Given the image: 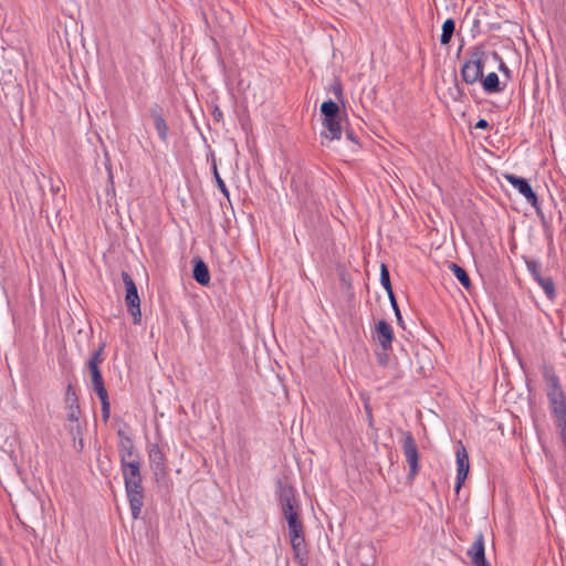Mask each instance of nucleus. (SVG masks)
Here are the masks:
<instances>
[{
    "label": "nucleus",
    "instance_id": "obj_1",
    "mask_svg": "<svg viewBox=\"0 0 566 566\" xmlns=\"http://www.w3.org/2000/svg\"><path fill=\"white\" fill-rule=\"evenodd\" d=\"M539 370L545 382L551 415L563 441L566 443V392L555 367L551 363H542Z\"/></svg>",
    "mask_w": 566,
    "mask_h": 566
},
{
    "label": "nucleus",
    "instance_id": "obj_2",
    "mask_svg": "<svg viewBox=\"0 0 566 566\" xmlns=\"http://www.w3.org/2000/svg\"><path fill=\"white\" fill-rule=\"evenodd\" d=\"M140 467V460H129L128 463L120 464L132 516L135 520L140 515L145 497Z\"/></svg>",
    "mask_w": 566,
    "mask_h": 566
},
{
    "label": "nucleus",
    "instance_id": "obj_3",
    "mask_svg": "<svg viewBox=\"0 0 566 566\" xmlns=\"http://www.w3.org/2000/svg\"><path fill=\"white\" fill-rule=\"evenodd\" d=\"M483 55V51L475 50L462 65L461 76L467 84H474L482 78L484 69Z\"/></svg>",
    "mask_w": 566,
    "mask_h": 566
},
{
    "label": "nucleus",
    "instance_id": "obj_4",
    "mask_svg": "<svg viewBox=\"0 0 566 566\" xmlns=\"http://www.w3.org/2000/svg\"><path fill=\"white\" fill-rule=\"evenodd\" d=\"M122 277L126 287L125 302L127 304L128 312L134 318V324H139L142 321V312L137 286L128 273L123 272Z\"/></svg>",
    "mask_w": 566,
    "mask_h": 566
},
{
    "label": "nucleus",
    "instance_id": "obj_5",
    "mask_svg": "<svg viewBox=\"0 0 566 566\" xmlns=\"http://www.w3.org/2000/svg\"><path fill=\"white\" fill-rule=\"evenodd\" d=\"M402 440H401V448L403 455L406 457V461L409 464V479H413L416 474L418 473V460H419V452L418 447L415 441L413 436L410 431H401Z\"/></svg>",
    "mask_w": 566,
    "mask_h": 566
},
{
    "label": "nucleus",
    "instance_id": "obj_6",
    "mask_svg": "<svg viewBox=\"0 0 566 566\" xmlns=\"http://www.w3.org/2000/svg\"><path fill=\"white\" fill-rule=\"evenodd\" d=\"M505 180H507L518 192L526 199V201L535 208L536 212L541 213V208L537 199V195L534 192L530 182L523 178L513 174H503Z\"/></svg>",
    "mask_w": 566,
    "mask_h": 566
},
{
    "label": "nucleus",
    "instance_id": "obj_7",
    "mask_svg": "<svg viewBox=\"0 0 566 566\" xmlns=\"http://www.w3.org/2000/svg\"><path fill=\"white\" fill-rule=\"evenodd\" d=\"M280 502L282 506V512L287 522L292 520H297L298 517V506L296 504V500L294 496V491L292 486L281 485L280 486Z\"/></svg>",
    "mask_w": 566,
    "mask_h": 566
},
{
    "label": "nucleus",
    "instance_id": "obj_8",
    "mask_svg": "<svg viewBox=\"0 0 566 566\" xmlns=\"http://www.w3.org/2000/svg\"><path fill=\"white\" fill-rule=\"evenodd\" d=\"M457 457V481L454 491L455 493H459L465 479L468 478L469 470H470V463H469V455L467 452L465 447L461 441H459V446L455 451Z\"/></svg>",
    "mask_w": 566,
    "mask_h": 566
},
{
    "label": "nucleus",
    "instance_id": "obj_9",
    "mask_svg": "<svg viewBox=\"0 0 566 566\" xmlns=\"http://www.w3.org/2000/svg\"><path fill=\"white\" fill-rule=\"evenodd\" d=\"M394 337V329L391 325L387 323L385 319H380L375 325L373 338L375 342L379 344L384 352H388L391 349Z\"/></svg>",
    "mask_w": 566,
    "mask_h": 566
},
{
    "label": "nucleus",
    "instance_id": "obj_10",
    "mask_svg": "<svg viewBox=\"0 0 566 566\" xmlns=\"http://www.w3.org/2000/svg\"><path fill=\"white\" fill-rule=\"evenodd\" d=\"M117 434L119 437L117 447L120 464L128 463L129 460H140L132 438L126 436L123 430H118Z\"/></svg>",
    "mask_w": 566,
    "mask_h": 566
},
{
    "label": "nucleus",
    "instance_id": "obj_11",
    "mask_svg": "<svg viewBox=\"0 0 566 566\" xmlns=\"http://www.w3.org/2000/svg\"><path fill=\"white\" fill-rule=\"evenodd\" d=\"M467 553L473 566H491L485 558L484 536L481 532L475 535L474 542Z\"/></svg>",
    "mask_w": 566,
    "mask_h": 566
},
{
    "label": "nucleus",
    "instance_id": "obj_12",
    "mask_svg": "<svg viewBox=\"0 0 566 566\" xmlns=\"http://www.w3.org/2000/svg\"><path fill=\"white\" fill-rule=\"evenodd\" d=\"M149 115L154 120L155 129L157 130L158 137L163 143L168 140V126L163 116V109L158 104L153 105L149 108Z\"/></svg>",
    "mask_w": 566,
    "mask_h": 566
},
{
    "label": "nucleus",
    "instance_id": "obj_13",
    "mask_svg": "<svg viewBox=\"0 0 566 566\" xmlns=\"http://www.w3.org/2000/svg\"><path fill=\"white\" fill-rule=\"evenodd\" d=\"M148 458L151 470L156 475L165 474V454L157 443L149 446Z\"/></svg>",
    "mask_w": 566,
    "mask_h": 566
},
{
    "label": "nucleus",
    "instance_id": "obj_14",
    "mask_svg": "<svg viewBox=\"0 0 566 566\" xmlns=\"http://www.w3.org/2000/svg\"><path fill=\"white\" fill-rule=\"evenodd\" d=\"M323 126L327 129V132L322 133V138L327 140L340 139L342 137V127H340V116L339 117H324Z\"/></svg>",
    "mask_w": 566,
    "mask_h": 566
},
{
    "label": "nucleus",
    "instance_id": "obj_15",
    "mask_svg": "<svg viewBox=\"0 0 566 566\" xmlns=\"http://www.w3.org/2000/svg\"><path fill=\"white\" fill-rule=\"evenodd\" d=\"M80 416H81V409L80 406H71L66 407V417L67 420L71 422L69 426V432L75 440L77 437L82 436V428L80 424Z\"/></svg>",
    "mask_w": 566,
    "mask_h": 566
},
{
    "label": "nucleus",
    "instance_id": "obj_16",
    "mask_svg": "<svg viewBox=\"0 0 566 566\" xmlns=\"http://www.w3.org/2000/svg\"><path fill=\"white\" fill-rule=\"evenodd\" d=\"M290 543L293 549L294 559L298 563L300 566H307L308 553L306 549L304 536L290 538Z\"/></svg>",
    "mask_w": 566,
    "mask_h": 566
},
{
    "label": "nucleus",
    "instance_id": "obj_17",
    "mask_svg": "<svg viewBox=\"0 0 566 566\" xmlns=\"http://www.w3.org/2000/svg\"><path fill=\"white\" fill-rule=\"evenodd\" d=\"M192 277L202 286H207L210 283L208 265L201 258L193 259Z\"/></svg>",
    "mask_w": 566,
    "mask_h": 566
},
{
    "label": "nucleus",
    "instance_id": "obj_18",
    "mask_svg": "<svg viewBox=\"0 0 566 566\" xmlns=\"http://www.w3.org/2000/svg\"><path fill=\"white\" fill-rule=\"evenodd\" d=\"M91 375V382L94 391L97 396H104L107 394L103 376L101 374L99 367L88 368Z\"/></svg>",
    "mask_w": 566,
    "mask_h": 566
},
{
    "label": "nucleus",
    "instance_id": "obj_19",
    "mask_svg": "<svg viewBox=\"0 0 566 566\" xmlns=\"http://www.w3.org/2000/svg\"><path fill=\"white\" fill-rule=\"evenodd\" d=\"M482 87L484 92L488 94H494L503 91V87L500 86L499 75L495 72L489 73L482 80Z\"/></svg>",
    "mask_w": 566,
    "mask_h": 566
},
{
    "label": "nucleus",
    "instance_id": "obj_20",
    "mask_svg": "<svg viewBox=\"0 0 566 566\" xmlns=\"http://www.w3.org/2000/svg\"><path fill=\"white\" fill-rule=\"evenodd\" d=\"M449 269L454 274V276L459 280V282L463 285V287L465 290L471 289V285H472L471 280L469 277V274L462 266L458 265L457 263L451 262L449 264Z\"/></svg>",
    "mask_w": 566,
    "mask_h": 566
},
{
    "label": "nucleus",
    "instance_id": "obj_21",
    "mask_svg": "<svg viewBox=\"0 0 566 566\" xmlns=\"http://www.w3.org/2000/svg\"><path fill=\"white\" fill-rule=\"evenodd\" d=\"M535 282L543 289L544 293L551 301L556 297L555 283L551 276H538Z\"/></svg>",
    "mask_w": 566,
    "mask_h": 566
},
{
    "label": "nucleus",
    "instance_id": "obj_22",
    "mask_svg": "<svg viewBox=\"0 0 566 566\" xmlns=\"http://www.w3.org/2000/svg\"><path fill=\"white\" fill-rule=\"evenodd\" d=\"M455 30V22L453 19L449 18L447 19L442 24V32L440 35V43L442 45H447L450 43L452 35Z\"/></svg>",
    "mask_w": 566,
    "mask_h": 566
},
{
    "label": "nucleus",
    "instance_id": "obj_23",
    "mask_svg": "<svg viewBox=\"0 0 566 566\" xmlns=\"http://www.w3.org/2000/svg\"><path fill=\"white\" fill-rule=\"evenodd\" d=\"M321 113L323 117H339L340 109L336 102L328 99L322 103Z\"/></svg>",
    "mask_w": 566,
    "mask_h": 566
},
{
    "label": "nucleus",
    "instance_id": "obj_24",
    "mask_svg": "<svg viewBox=\"0 0 566 566\" xmlns=\"http://www.w3.org/2000/svg\"><path fill=\"white\" fill-rule=\"evenodd\" d=\"M104 349L105 343H101L98 348L91 354L90 359L87 360V368L99 367V364L104 360Z\"/></svg>",
    "mask_w": 566,
    "mask_h": 566
},
{
    "label": "nucleus",
    "instance_id": "obj_25",
    "mask_svg": "<svg viewBox=\"0 0 566 566\" xmlns=\"http://www.w3.org/2000/svg\"><path fill=\"white\" fill-rule=\"evenodd\" d=\"M380 283L384 286V289L386 290L388 297L395 295V293L392 291V285L390 282L389 271H388L386 264H384V263L380 265Z\"/></svg>",
    "mask_w": 566,
    "mask_h": 566
},
{
    "label": "nucleus",
    "instance_id": "obj_26",
    "mask_svg": "<svg viewBox=\"0 0 566 566\" xmlns=\"http://www.w3.org/2000/svg\"><path fill=\"white\" fill-rule=\"evenodd\" d=\"M289 525V537L290 538H296V537H303V523L300 518L292 520L287 522Z\"/></svg>",
    "mask_w": 566,
    "mask_h": 566
},
{
    "label": "nucleus",
    "instance_id": "obj_27",
    "mask_svg": "<svg viewBox=\"0 0 566 566\" xmlns=\"http://www.w3.org/2000/svg\"><path fill=\"white\" fill-rule=\"evenodd\" d=\"M526 268L527 271L533 276L534 281L538 279V276H542L541 274V262L535 259L526 260Z\"/></svg>",
    "mask_w": 566,
    "mask_h": 566
},
{
    "label": "nucleus",
    "instance_id": "obj_28",
    "mask_svg": "<svg viewBox=\"0 0 566 566\" xmlns=\"http://www.w3.org/2000/svg\"><path fill=\"white\" fill-rule=\"evenodd\" d=\"M213 176H214L218 189L228 199V201H230V192H229L223 179L220 177L216 164L213 165Z\"/></svg>",
    "mask_w": 566,
    "mask_h": 566
},
{
    "label": "nucleus",
    "instance_id": "obj_29",
    "mask_svg": "<svg viewBox=\"0 0 566 566\" xmlns=\"http://www.w3.org/2000/svg\"><path fill=\"white\" fill-rule=\"evenodd\" d=\"M77 405H78V399L76 396V391H75L74 387L72 386V384H69L66 387V391H65V406L71 407V406H77Z\"/></svg>",
    "mask_w": 566,
    "mask_h": 566
},
{
    "label": "nucleus",
    "instance_id": "obj_30",
    "mask_svg": "<svg viewBox=\"0 0 566 566\" xmlns=\"http://www.w3.org/2000/svg\"><path fill=\"white\" fill-rule=\"evenodd\" d=\"M102 405V418L104 422H107L111 416V403L108 400V394L104 396H98Z\"/></svg>",
    "mask_w": 566,
    "mask_h": 566
},
{
    "label": "nucleus",
    "instance_id": "obj_31",
    "mask_svg": "<svg viewBox=\"0 0 566 566\" xmlns=\"http://www.w3.org/2000/svg\"><path fill=\"white\" fill-rule=\"evenodd\" d=\"M389 301H390V304H391V307L395 312V315H396V318H397V323L402 327L405 328V323H403V318L401 316V313H400V310H399V306H398V303H397V300H396V296L392 295L390 297H388Z\"/></svg>",
    "mask_w": 566,
    "mask_h": 566
},
{
    "label": "nucleus",
    "instance_id": "obj_32",
    "mask_svg": "<svg viewBox=\"0 0 566 566\" xmlns=\"http://www.w3.org/2000/svg\"><path fill=\"white\" fill-rule=\"evenodd\" d=\"M490 124L486 119L484 118H480L476 123H475V128L476 129H486L489 128Z\"/></svg>",
    "mask_w": 566,
    "mask_h": 566
},
{
    "label": "nucleus",
    "instance_id": "obj_33",
    "mask_svg": "<svg viewBox=\"0 0 566 566\" xmlns=\"http://www.w3.org/2000/svg\"><path fill=\"white\" fill-rule=\"evenodd\" d=\"M334 94L336 95L337 98H339L343 95V88L340 84H336L334 86Z\"/></svg>",
    "mask_w": 566,
    "mask_h": 566
},
{
    "label": "nucleus",
    "instance_id": "obj_34",
    "mask_svg": "<svg viewBox=\"0 0 566 566\" xmlns=\"http://www.w3.org/2000/svg\"><path fill=\"white\" fill-rule=\"evenodd\" d=\"M499 70H500L501 72L505 73V74H509V73H510L509 67H507V66L505 65V63H504V62H502V61H501V63H500Z\"/></svg>",
    "mask_w": 566,
    "mask_h": 566
},
{
    "label": "nucleus",
    "instance_id": "obj_35",
    "mask_svg": "<svg viewBox=\"0 0 566 566\" xmlns=\"http://www.w3.org/2000/svg\"><path fill=\"white\" fill-rule=\"evenodd\" d=\"M346 135H347V138H348V139H350V140H353V142H356V138H355V136H354L353 132H349V130H348V132H346Z\"/></svg>",
    "mask_w": 566,
    "mask_h": 566
},
{
    "label": "nucleus",
    "instance_id": "obj_36",
    "mask_svg": "<svg viewBox=\"0 0 566 566\" xmlns=\"http://www.w3.org/2000/svg\"><path fill=\"white\" fill-rule=\"evenodd\" d=\"M213 115H214V117L217 118L218 116H221V112H219V111H218V112H214V113H213Z\"/></svg>",
    "mask_w": 566,
    "mask_h": 566
}]
</instances>
